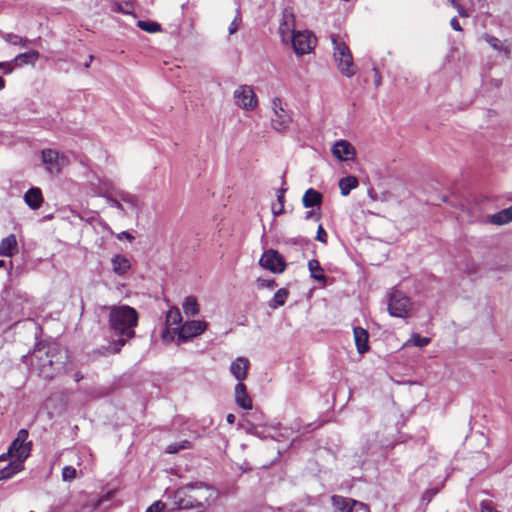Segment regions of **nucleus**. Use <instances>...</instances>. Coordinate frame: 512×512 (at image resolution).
Returning <instances> with one entry per match:
<instances>
[{
	"label": "nucleus",
	"mask_w": 512,
	"mask_h": 512,
	"mask_svg": "<svg viewBox=\"0 0 512 512\" xmlns=\"http://www.w3.org/2000/svg\"><path fill=\"white\" fill-rule=\"evenodd\" d=\"M22 470H24V464L13 459L6 467L0 469V481L10 479Z\"/></svg>",
	"instance_id": "aec40b11"
},
{
	"label": "nucleus",
	"mask_w": 512,
	"mask_h": 512,
	"mask_svg": "<svg viewBox=\"0 0 512 512\" xmlns=\"http://www.w3.org/2000/svg\"><path fill=\"white\" fill-rule=\"evenodd\" d=\"M235 103L245 110H253L257 104V97L253 89L248 85H242L234 91Z\"/></svg>",
	"instance_id": "f8f14e48"
},
{
	"label": "nucleus",
	"mask_w": 512,
	"mask_h": 512,
	"mask_svg": "<svg viewBox=\"0 0 512 512\" xmlns=\"http://www.w3.org/2000/svg\"><path fill=\"white\" fill-rule=\"evenodd\" d=\"M238 28H239V21L237 19H234L229 26V29H228L229 34L230 35L234 34L238 30Z\"/></svg>",
	"instance_id": "de8ad7c7"
},
{
	"label": "nucleus",
	"mask_w": 512,
	"mask_h": 512,
	"mask_svg": "<svg viewBox=\"0 0 512 512\" xmlns=\"http://www.w3.org/2000/svg\"><path fill=\"white\" fill-rule=\"evenodd\" d=\"M288 292L289 290H277L274 297L269 303L270 307L276 309L280 306H283L288 297Z\"/></svg>",
	"instance_id": "473e14b6"
},
{
	"label": "nucleus",
	"mask_w": 512,
	"mask_h": 512,
	"mask_svg": "<svg viewBox=\"0 0 512 512\" xmlns=\"http://www.w3.org/2000/svg\"><path fill=\"white\" fill-rule=\"evenodd\" d=\"M29 433L26 429H21L17 433V437L9 446L10 452L13 454V459L20 461L24 464V461L29 457L32 442L27 441Z\"/></svg>",
	"instance_id": "423d86ee"
},
{
	"label": "nucleus",
	"mask_w": 512,
	"mask_h": 512,
	"mask_svg": "<svg viewBox=\"0 0 512 512\" xmlns=\"http://www.w3.org/2000/svg\"><path fill=\"white\" fill-rule=\"evenodd\" d=\"M67 358L66 352L55 343H38L32 353V365L37 367L39 375L50 380L60 370Z\"/></svg>",
	"instance_id": "f03ea898"
},
{
	"label": "nucleus",
	"mask_w": 512,
	"mask_h": 512,
	"mask_svg": "<svg viewBox=\"0 0 512 512\" xmlns=\"http://www.w3.org/2000/svg\"><path fill=\"white\" fill-rule=\"evenodd\" d=\"M373 70H374V74H375V85L376 86H380L381 85L380 73H379V71L376 68H374Z\"/></svg>",
	"instance_id": "3c124183"
},
{
	"label": "nucleus",
	"mask_w": 512,
	"mask_h": 512,
	"mask_svg": "<svg viewBox=\"0 0 512 512\" xmlns=\"http://www.w3.org/2000/svg\"><path fill=\"white\" fill-rule=\"evenodd\" d=\"M484 40L494 49L497 51H501L503 48V43L495 36L485 34L483 36Z\"/></svg>",
	"instance_id": "58836bf2"
},
{
	"label": "nucleus",
	"mask_w": 512,
	"mask_h": 512,
	"mask_svg": "<svg viewBox=\"0 0 512 512\" xmlns=\"http://www.w3.org/2000/svg\"><path fill=\"white\" fill-rule=\"evenodd\" d=\"M98 196L105 198L107 204L110 207L117 209L122 215L127 214L124 205L121 203V200L118 197L116 198L108 194L107 189L104 192H99Z\"/></svg>",
	"instance_id": "cd10ccee"
},
{
	"label": "nucleus",
	"mask_w": 512,
	"mask_h": 512,
	"mask_svg": "<svg viewBox=\"0 0 512 512\" xmlns=\"http://www.w3.org/2000/svg\"><path fill=\"white\" fill-rule=\"evenodd\" d=\"M481 512H499L492 501L489 500H483L481 502Z\"/></svg>",
	"instance_id": "37998d69"
},
{
	"label": "nucleus",
	"mask_w": 512,
	"mask_h": 512,
	"mask_svg": "<svg viewBox=\"0 0 512 512\" xmlns=\"http://www.w3.org/2000/svg\"><path fill=\"white\" fill-rule=\"evenodd\" d=\"M489 221L495 225H504L512 221V205L489 217Z\"/></svg>",
	"instance_id": "a878e982"
},
{
	"label": "nucleus",
	"mask_w": 512,
	"mask_h": 512,
	"mask_svg": "<svg viewBox=\"0 0 512 512\" xmlns=\"http://www.w3.org/2000/svg\"><path fill=\"white\" fill-rule=\"evenodd\" d=\"M3 265H4V261L0 260V267H2Z\"/></svg>",
	"instance_id": "052dcab7"
},
{
	"label": "nucleus",
	"mask_w": 512,
	"mask_h": 512,
	"mask_svg": "<svg viewBox=\"0 0 512 512\" xmlns=\"http://www.w3.org/2000/svg\"><path fill=\"white\" fill-rule=\"evenodd\" d=\"M38 58L39 52L36 50H30L28 52L18 54L13 61L16 63H27L28 61L36 60Z\"/></svg>",
	"instance_id": "c9c22d12"
},
{
	"label": "nucleus",
	"mask_w": 512,
	"mask_h": 512,
	"mask_svg": "<svg viewBox=\"0 0 512 512\" xmlns=\"http://www.w3.org/2000/svg\"><path fill=\"white\" fill-rule=\"evenodd\" d=\"M138 320V312L128 305L110 308L109 327L111 332L117 337V340L113 343L114 352H119L130 339L135 337V328L138 325Z\"/></svg>",
	"instance_id": "f257e3e1"
},
{
	"label": "nucleus",
	"mask_w": 512,
	"mask_h": 512,
	"mask_svg": "<svg viewBox=\"0 0 512 512\" xmlns=\"http://www.w3.org/2000/svg\"><path fill=\"white\" fill-rule=\"evenodd\" d=\"M450 4L457 10L459 16L469 17V5L472 6L471 0H448Z\"/></svg>",
	"instance_id": "c85d7f7f"
},
{
	"label": "nucleus",
	"mask_w": 512,
	"mask_h": 512,
	"mask_svg": "<svg viewBox=\"0 0 512 512\" xmlns=\"http://www.w3.org/2000/svg\"><path fill=\"white\" fill-rule=\"evenodd\" d=\"M165 507H166V505L163 502L157 501V502L153 503L152 505H150L147 508L146 512H162V511H164Z\"/></svg>",
	"instance_id": "c03bdc74"
},
{
	"label": "nucleus",
	"mask_w": 512,
	"mask_h": 512,
	"mask_svg": "<svg viewBox=\"0 0 512 512\" xmlns=\"http://www.w3.org/2000/svg\"><path fill=\"white\" fill-rule=\"evenodd\" d=\"M8 459H12L13 460V454L10 452L9 449L7 450V452L2 453L0 455V462L7 461Z\"/></svg>",
	"instance_id": "8fccbe9b"
},
{
	"label": "nucleus",
	"mask_w": 512,
	"mask_h": 512,
	"mask_svg": "<svg viewBox=\"0 0 512 512\" xmlns=\"http://www.w3.org/2000/svg\"><path fill=\"white\" fill-rule=\"evenodd\" d=\"M333 506L340 512L350 511V507L353 499H349L343 496L334 495L331 499Z\"/></svg>",
	"instance_id": "c756f323"
},
{
	"label": "nucleus",
	"mask_w": 512,
	"mask_h": 512,
	"mask_svg": "<svg viewBox=\"0 0 512 512\" xmlns=\"http://www.w3.org/2000/svg\"><path fill=\"white\" fill-rule=\"evenodd\" d=\"M331 42L333 45V58L339 72L348 78L354 76L357 68L354 65L349 46L339 35H332Z\"/></svg>",
	"instance_id": "20e7f679"
},
{
	"label": "nucleus",
	"mask_w": 512,
	"mask_h": 512,
	"mask_svg": "<svg viewBox=\"0 0 512 512\" xmlns=\"http://www.w3.org/2000/svg\"><path fill=\"white\" fill-rule=\"evenodd\" d=\"M116 237L118 240L126 239L129 242H132L135 239L134 236L131 233H129L128 231H122V232L118 233L116 235Z\"/></svg>",
	"instance_id": "49530a36"
},
{
	"label": "nucleus",
	"mask_w": 512,
	"mask_h": 512,
	"mask_svg": "<svg viewBox=\"0 0 512 512\" xmlns=\"http://www.w3.org/2000/svg\"><path fill=\"white\" fill-rule=\"evenodd\" d=\"M296 55L302 56L311 53L316 46V37L308 30L297 31L290 38Z\"/></svg>",
	"instance_id": "0eeeda50"
},
{
	"label": "nucleus",
	"mask_w": 512,
	"mask_h": 512,
	"mask_svg": "<svg viewBox=\"0 0 512 512\" xmlns=\"http://www.w3.org/2000/svg\"><path fill=\"white\" fill-rule=\"evenodd\" d=\"M106 189L108 190V193L113 189L112 182L108 179H100L99 188L96 194L98 195L99 192H104Z\"/></svg>",
	"instance_id": "79ce46f5"
},
{
	"label": "nucleus",
	"mask_w": 512,
	"mask_h": 512,
	"mask_svg": "<svg viewBox=\"0 0 512 512\" xmlns=\"http://www.w3.org/2000/svg\"><path fill=\"white\" fill-rule=\"evenodd\" d=\"M348 512H370V510L366 504L353 500Z\"/></svg>",
	"instance_id": "a19ab883"
},
{
	"label": "nucleus",
	"mask_w": 512,
	"mask_h": 512,
	"mask_svg": "<svg viewBox=\"0 0 512 512\" xmlns=\"http://www.w3.org/2000/svg\"><path fill=\"white\" fill-rule=\"evenodd\" d=\"M191 448H193V444H192L191 441H189V440H182L180 442L169 444L166 447L165 451L168 454H176L180 450H188V449H191Z\"/></svg>",
	"instance_id": "2f4dec72"
},
{
	"label": "nucleus",
	"mask_w": 512,
	"mask_h": 512,
	"mask_svg": "<svg viewBox=\"0 0 512 512\" xmlns=\"http://www.w3.org/2000/svg\"><path fill=\"white\" fill-rule=\"evenodd\" d=\"M359 181L355 176H346L339 180V188L342 196H348L351 190L358 187Z\"/></svg>",
	"instance_id": "393cba45"
},
{
	"label": "nucleus",
	"mask_w": 512,
	"mask_h": 512,
	"mask_svg": "<svg viewBox=\"0 0 512 512\" xmlns=\"http://www.w3.org/2000/svg\"><path fill=\"white\" fill-rule=\"evenodd\" d=\"M216 498V491L203 483H189L175 491V503L180 509L202 508Z\"/></svg>",
	"instance_id": "7ed1b4c3"
},
{
	"label": "nucleus",
	"mask_w": 512,
	"mask_h": 512,
	"mask_svg": "<svg viewBox=\"0 0 512 512\" xmlns=\"http://www.w3.org/2000/svg\"><path fill=\"white\" fill-rule=\"evenodd\" d=\"M323 200V196L320 192L313 188H309L304 193V196L302 198L303 206L306 208L314 207V206H320Z\"/></svg>",
	"instance_id": "412c9836"
},
{
	"label": "nucleus",
	"mask_w": 512,
	"mask_h": 512,
	"mask_svg": "<svg viewBox=\"0 0 512 512\" xmlns=\"http://www.w3.org/2000/svg\"><path fill=\"white\" fill-rule=\"evenodd\" d=\"M5 87V80L0 76V90L4 89Z\"/></svg>",
	"instance_id": "6e6d98bb"
},
{
	"label": "nucleus",
	"mask_w": 512,
	"mask_h": 512,
	"mask_svg": "<svg viewBox=\"0 0 512 512\" xmlns=\"http://www.w3.org/2000/svg\"><path fill=\"white\" fill-rule=\"evenodd\" d=\"M42 162L46 166V170L51 174L59 173L67 163L65 156L60 155L56 150L44 149L41 153Z\"/></svg>",
	"instance_id": "ddd939ff"
},
{
	"label": "nucleus",
	"mask_w": 512,
	"mask_h": 512,
	"mask_svg": "<svg viewBox=\"0 0 512 512\" xmlns=\"http://www.w3.org/2000/svg\"><path fill=\"white\" fill-rule=\"evenodd\" d=\"M182 308L187 316H195L199 313V305L194 297H187L182 304Z\"/></svg>",
	"instance_id": "7c9ffc66"
},
{
	"label": "nucleus",
	"mask_w": 512,
	"mask_h": 512,
	"mask_svg": "<svg viewBox=\"0 0 512 512\" xmlns=\"http://www.w3.org/2000/svg\"><path fill=\"white\" fill-rule=\"evenodd\" d=\"M235 402L244 409L251 410L253 407L252 399L248 394L247 387L243 382H238L234 388Z\"/></svg>",
	"instance_id": "f3484780"
},
{
	"label": "nucleus",
	"mask_w": 512,
	"mask_h": 512,
	"mask_svg": "<svg viewBox=\"0 0 512 512\" xmlns=\"http://www.w3.org/2000/svg\"><path fill=\"white\" fill-rule=\"evenodd\" d=\"M308 269L310 272V275L313 279L317 280L319 283L325 284L326 283V277L323 273V269L316 259H311L308 262Z\"/></svg>",
	"instance_id": "bb28decb"
},
{
	"label": "nucleus",
	"mask_w": 512,
	"mask_h": 512,
	"mask_svg": "<svg viewBox=\"0 0 512 512\" xmlns=\"http://www.w3.org/2000/svg\"><path fill=\"white\" fill-rule=\"evenodd\" d=\"M272 283H273V280L272 281H267L266 283L263 282L261 285L270 286Z\"/></svg>",
	"instance_id": "4d7b16f0"
},
{
	"label": "nucleus",
	"mask_w": 512,
	"mask_h": 512,
	"mask_svg": "<svg viewBox=\"0 0 512 512\" xmlns=\"http://www.w3.org/2000/svg\"><path fill=\"white\" fill-rule=\"evenodd\" d=\"M412 302L403 290H392L388 299V311L393 317L406 318L412 310Z\"/></svg>",
	"instance_id": "39448f33"
},
{
	"label": "nucleus",
	"mask_w": 512,
	"mask_h": 512,
	"mask_svg": "<svg viewBox=\"0 0 512 512\" xmlns=\"http://www.w3.org/2000/svg\"><path fill=\"white\" fill-rule=\"evenodd\" d=\"M316 239L322 243L327 242V233L322 225H319L318 227Z\"/></svg>",
	"instance_id": "a18cd8bd"
},
{
	"label": "nucleus",
	"mask_w": 512,
	"mask_h": 512,
	"mask_svg": "<svg viewBox=\"0 0 512 512\" xmlns=\"http://www.w3.org/2000/svg\"><path fill=\"white\" fill-rule=\"evenodd\" d=\"M112 269L118 275L125 274L131 267L130 260L123 255H115L111 259Z\"/></svg>",
	"instance_id": "4be33fe9"
},
{
	"label": "nucleus",
	"mask_w": 512,
	"mask_h": 512,
	"mask_svg": "<svg viewBox=\"0 0 512 512\" xmlns=\"http://www.w3.org/2000/svg\"><path fill=\"white\" fill-rule=\"evenodd\" d=\"M331 152L335 158L339 161H350L354 160L356 156V150L353 145L347 140H338L332 146Z\"/></svg>",
	"instance_id": "2eb2a0df"
},
{
	"label": "nucleus",
	"mask_w": 512,
	"mask_h": 512,
	"mask_svg": "<svg viewBox=\"0 0 512 512\" xmlns=\"http://www.w3.org/2000/svg\"><path fill=\"white\" fill-rule=\"evenodd\" d=\"M24 200L30 208L38 209L43 201L41 190L39 188L29 189L24 195Z\"/></svg>",
	"instance_id": "5701e85b"
},
{
	"label": "nucleus",
	"mask_w": 512,
	"mask_h": 512,
	"mask_svg": "<svg viewBox=\"0 0 512 512\" xmlns=\"http://www.w3.org/2000/svg\"><path fill=\"white\" fill-rule=\"evenodd\" d=\"M501 51H503L506 55H510L511 47L509 45H506V44L503 43V48H502Z\"/></svg>",
	"instance_id": "864d4df0"
},
{
	"label": "nucleus",
	"mask_w": 512,
	"mask_h": 512,
	"mask_svg": "<svg viewBox=\"0 0 512 512\" xmlns=\"http://www.w3.org/2000/svg\"><path fill=\"white\" fill-rule=\"evenodd\" d=\"M408 342L417 347H424L430 343V338L421 337L419 334L414 333Z\"/></svg>",
	"instance_id": "4c0bfd02"
},
{
	"label": "nucleus",
	"mask_w": 512,
	"mask_h": 512,
	"mask_svg": "<svg viewBox=\"0 0 512 512\" xmlns=\"http://www.w3.org/2000/svg\"><path fill=\"white\" fill-rule=\"evenodd\" d=\"M235 420H236V417H235V415H234V414H232V413H229V414L226 416V421H227L230 425L234 424V423H235Z\"/></svg>",
	"instance_id": "603ef678"
},
{
	"label": "nucleus",
	"mask_w": 512,
	"mask_h": 512,
	"mask_svg": "<svg viewBox=\"0 0 512 512\" xmlns=\"http://www.w3.org/2000/svg\"><path fill=\"white\" fill-rule=\"evenodd\" d=\"M3 39L11 44V45H20L22 47H26L28 43L30 42L28 39L23 38L19 35L13 34V33H7L3 36Z\"/></svg>",
	"instance_id": "72a5a7b5"
},
{
	"label": "nucleus",
	"mask_w": 512,
	"mask_h": 512,
	"mask_svg": "<svg viewBox=\"0 0 512 512\" xmlns=\"http://www.w3.org/2000/svg\"><path fill=\"white\" fill-rule=\"evenodd\" d=\"M451 27L456 31H462V27L460 26V23L456 17L452 18L450 21Z\"/></svg>",
	"instance_id": "09e8293b"
},
{
	"label": "nucleus",
	"mask_w": 512,
	"mask_h": 512,
	"mask_svg": "<svg viewBox=\"0 0 512 512\" xmlns=\"http://www.w3.org/2000/svg\"><path fill=\"white\" fill-rule=\"evenodd\" d=\"M77 477V470L72 466H65L62 469V479L64 481H72Z\"/></svg>",
	"instance_id": "ea45409f"
},
{
	"label": "nucleus",
	"mask_w": 512,
	"mask_h": 512,
	"mask_svg": "<svg viewBox=\"0 0 512 512\" xmlns=\"http://www.w3.org/2000/svg\"><path fill=\"white\" fill-rule=\"evenodd\" d=\"M249 367L247 358L237 357L230 365V372L239 382H243L247 378Z\"/></svg>",
	"instance_id": "dca6fc26"
},
{
	"label": "nucleus",
	"mask_w": 512,
	"mask_h": 512,
	"mask_svg": "<svg viewBox=\"0 0 512 512\" xmlns=\"http://www.w3.org/2000/svg\"><path fill=\"white\" fill-rule=\"evenodd\" d=\"M312 212H308L306 218H309L311 216Z\"/></svg>",
	"instance_id": "bf43d9fd"
},
{
	"label": "nucleus",
	"mask_w": 512,
	"mask_h": 512,
	"mask_svg": "<svg viewBox=\"0 0 512 512\" xmlns=\"http://www.w3.org/2000/svg\"><path fill=\"white\" fill-rule=\"evenodd\" d=\"M8 63L6 62H0V69L3 68L5 65H7Z\"/></svg>",
	"instance_id": "13d9d810"
},
{
	"label": "nucleus",
	"mask_w": 512,
	"mask_h": 512,
	"mask_svg": "<svg viewBox=\"0 0 512 512\" xmlns=\"http://www.w3.org/2000/svg\"><path fill=\"white\" fill-rule=\"evenodd\" d=\"M208 327V323L200 320L186 321L181 327L174 328V334L180 343H185L201 335Z\"/></svg>",
	"instance_id": "1a4fd4ad"
},
{
	"label": "nucleus",
	"mask_w": 512,
	"mask_h": 512,
	"mask_svg": "<svg viewBox=\"0 0 512 512\" xmlns=\"http://www.w3.org/2000/svg\"><path fill=\"white\" fill-rule=\"evenodd\" d=\"M272 116L271 124L272 127L278 132H285L292 121L290 114L284 108V104L280 98H274L271 102Z\"/></svg>",
	"instance_id": "6e6552de"
},
{
	"label": "nucleus",
	"mask_w": 512,
	"mask_h": 512,
	"mask_svg": "<svg viewBox=\"0 0 512 512\" xmlns=\"http://www.w3.org/2000/svg\"><path fill=\"white\" fill-rule=\"evenodd\" d=\"M259 263L263 268L273 273H281L286 267V262L283 256L274 249H268L264 251L259 260Z\"/></svg>",
	"instance_id": "9d476101"
},
{
	"label": "nucleus",
	"mask_w": 512,
	"mask_h": 512,
	"mask_svg": "<svg viewBox=\"0 0 512 512\" xmlns=\"http://www.w3.org/2000/svg\"><path fill=\"white\" fill-rule=\"evenodd\" d=\"M353 334L358 353L363 354L367 352L369 350V334L367 330L355 327Z\"/></svg>",
	"instance_id": "a211bd4d"
},
{
	"label": "nucleus",
	"mask_w": 512,
	"mask_h": 512,
	"mask_svg": "<svg viewBox=\"0 0 512 512\" xmlns=\"http://www.w3.org/2000/svg\"><path fill=\"white\" fill-rule=\"evenodd\" d=\"M17 251V240L14 234L3 238L0 242V256L11 257Z\"/></svg>",
	"instance_id": "6ab92c4d"
},
{
	"label": "nucleus",
	"mask_w": 512,
	"mask_h": 512,
	"mask_svg": "<svg viewBox=\"0 0 512 512\" xmlns=\"http://www.w3.org/2000/svg\"><path fill=\"white\" fill-rule=\"evenodd\" d=\"M182 316L178 308L172 307L166 313V328L162 332V340L166 343H170L176 337L174 334V328L181 327Z\"/></svg>",
	"instance_id": "9b49d317"
},
{
	"label": "nucleus",
	"mask_w": 512,
	"mask_h": 512,
	"mask_svg": "<svg viewBox=\"0 0 512 512\" xmlns=\"http://www.w3.org/2000/svg\"><path fill=\"white\" fill-rule=\"evenodd\" d=\"M137 26L146 32L155 33L161 31V26L157 22L139 20Z\"/></svg>",
	"instance_id": "f704fd0d"
},
{
	"label": "nucleus",
	"mask_w": 512,
	"mask_h": 512,
	"mask_svg": "<svg viewBox=\"0 0 512 512\" xmlns=\"http://www.w3.org/2000/svg\"><path fill=\"white\" fill-rule=\"evenodd\" d=\"M116 196L121 200V203H125L130 210L140 209V200L135 194L119 190L116 192Z\"/></svg>",
	"instance_id": "b1692460"
},
{
	"label": "nucleus",
	"mask_w": 512,
	"mask_h": 512,
	"mask_svg": "<svg viewBox=\"0 0 512 512\" xmlns=\"http://www.w3.org/2000/svg\"><path fill=\"white\" fill-rule=\"evenodd\" d=\"M82 378H83V375L81 374V372L75 373V381L76 382H79L80 380H82Z\"/></svg>",
	"instance_id": "5fc2aeb1"
},
{
	"label": "nucleus",
	"mask_w": 512,
	"mask_h": 512,
	"mask_svg": "<svg viewBox=\"0 0 512 512\" xmlns=\"http://www.w3.org/2000/svg\"><path fill=\"white\" fill-rule=\"evenodd\" d=\"M295 31V16L289 9H285L282 14V19L279 24V34L283 43H289L290 38Z\"/></svg>",
	"instance_id": "4468645a"
},
{
	"label": "nucleus",
	"mask_w": 512,
	"mask_h": 512,
	"mask_svg": "<svg viewBox=\"0 0 512 512\" xmlns=\"http://www.w3.org/2000/svg\"><path fill=\"white\" fill-rule=\"evenodd\" d=\"M285 192H286L285 188H281L279 190V192H278L277 201H278V204H279V210H276V206L275 205L272 206V213L275 216H279V215H281L284 212V194H285Z\"/></svg>",
	"instance_id": "e433bc0d"
}]
</instances>
